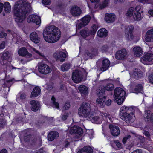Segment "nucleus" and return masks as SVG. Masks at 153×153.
Instances as JSON below:
<instances>
[{
	"label": "nucleus",
	"mask_w": 153,
	"mask_h": 153,
	"mask_svg": "<svg viewBox=\"0 0 153 153\" xmlns=\"http://www.w3.org/2000/svg\"><path fill=\"white\" fill-rule=\"evenodd\" d=\"M78 114L81 118L87 120H90L93 123L97 124L101 123L105 118L108 120V119L110 121H113L112 119L109 117L107 113H99V115L93 117V114L91 112L90 105L88 103L83 102L78 109Z\"/></svg>",
	"instance_id": "1"
},
{
	"label": "nucleus",
	"mask_w": 153,
	"mask_h": 153,
	"mask_svg": "<svg viewBox=\"0 0 153 153\" xmlns=\"http://www.w3.org/2000/svg\"><path fill=\"white\" fill-rule=\"evenodd\" d=\"M31 8L30 4L26 0H20L15 3L13 10L14 18L18 23L22 22L26 17V14Z\"/></svg>",
	"instance_id": "2"
},
{
	"label": "nucleus",
	"mask_w": 153,
	"mask_h": 153,
	"mask_svg": "<svg viewBox=\"0 0 153 153\" xmlns=\"http://www.w3.org/2000/svg\"><path fill=\"white\" fill-rule=\"evenodd\" d=\"M139 111L138 109L135 106H124L122 107L120 110L119 116L122 119L127 123H132L135 120L134 112Z\"/></svg>",
	"instance_id": "3"
},
{
	"label": "nucleus",
	"mask_w": 153,
	"mask_h": 153,
	"mask_svg": "<svg viewBox=\"0 0 153 153\" xmlns=\"http://www.w3.org/2000/svg\"><path fill=\"white\" fill-rule=\"evenodd\" d=\"M43 35L45 41L53 43L59 40L61 37V33L57 27L51 26L47 27L44 30Z\"/></svg>",
	"instance_id": "4"
},
{
	"label": "nucleus",
	"mask_w": 153,
	"mask_h": 153,
	"mask_svg": "<svg viewBox=\"0 0 153 153\" xmlns=\"http://www.w3.org/2000/svg\"><path fill=\"white\" fill-rule=\"evenodd\" d=\"M141 9V7L137 6L135 7H131L126 12V15L127 16L132 17L134 21H138L142 18L141 13L139 11Z\"/></svg>",
	"instance_id": "5"
},
{
	"label": "nucleus",
	"mask_w": 153,
	"mask_h": 153,
	"mask_svg": "<svg viewBox=\"0 0 153 153\" xmlns=\"http://www.w3.org/2000/svg\"><path fill=\"white\" fill-rule=\"evenodd\" d=\"M125 94V91L121 88L117 87L115 89L114 94V100L118 105H121L123 103Z\"/></svg>",
	"instance_id": "6"
},
{
	"label": "nucleus",
	"mask_w": 153,
	"mask_h": 153,
	"mask_svg": "<svg viewBox=\"0 0 153 153\" xmlns=\"http://www.w3.org/2000/svg\"><path fill=\"white\" fill-rule=\"evenodd\" d=\"M11 59L10 55L8 52L0 54V61H2L3 64L4 65H3V67H6V69H7L8 71H10L12 68L10 65Z\"/></svg>",
	"instance_id": "7"
},
{
	"label": "nucleus",
	"mask_w": 153,
	"mask_h": 153,
	"mask_svg": "<svg viewBox=\"0 0 153 153\" xmlns=\"http://www.w3.org/2000/svg\"><path fill=\"white\" fill-rule=\"evenodd\" d=\"M134 30V27L133 25H130L126 26L124 37L127 41H131L134 40L135 37L133 34Z\"/></svg>",
	"instance_id": "8"
},
{
	"label": "nucleus",
	"mask_w": 153,
	"mask_h": 153,
	"mask_svg": "<svg viewBox=\"0 0 153 153\" xmlns=\"http://www.w3.org/2000/svg\"><path fill=\"white\" fill-rule=\"evenodd\" d=\"M97 29V26L94 25L91 27L90 33H88L86 30L83 29L80 32V35L84 38H86L89 36H91V37H92L95 34Z\"/></svg>",
	"instance_id": "9"
},
{
	"label": "nucleus",
	"mask_w": 153,
	"mask_h": 153,
	"mask_svg": "<svg viewBox=\"0 0 153 153\" xmlns=\"http://www.w3.org/2000/svg\"><path fill=\"white\" fill-rule=\"evenodd\" d=\"M91 19L90 17L88 15L85 16L76 22V30L79 29L87 25Z\"/></svg>",
	"instance_id": "10"
},
{
	"label": "nucleus",
	"mask_w": 153,
	"mask_h": 153,
	"mask_svg": "<svg viewBox=\"0 0 153 153\" xmlns=\"http://www.w3.org/2000/svg\"><path fill=\"white\" fill-rule=\"evenodd\" d=\"M19 55L21 56L25 57L28 59L27 61H30L33 59L32 55L29 52L25 47L20 48L18 51Z\"/></svg>",
	"instance_id": "11"
},
{
	"label": "nucleus",
	"mask_w": 153,
	"mask_h": 153,
	"mask_svg": "<svg viewBox=\"0 0 153 153\" xmlns=\"http://www.w3.org/2000/svg\"><path fill=\"white\" fill-rule=\"evenodd\" d=\"M69 131L70 134H74L76 138L81 137L83 132L82 129L80 127L77 126L71 127Z\"/></svg>",
	"instance_id": "12"
},
{
	"label": "nucleus",
	"mask_w": 153,
	"mask_h": 153,
	"mask_svg": "<svg viewBox=\"0 0 153 153\" xmlns=\"http://www.w3.org/2000/svg\"><path fill=\"white\" fill-rule=\"evenodd\" d=\"M141 61L144 64L149 65L153 62V54L151 53H145L141 58Z\"/></svg>",
	"instance_id": "13"
},
{
	"label": "nucleus",
	"mask_w": 153,
	"mask_h": 153,
	"mask_svg": "<svg viewBox=\"0 0 153 153\" xmlns=\"http://www.w3.org/2000/svg\"><path fill=\"white\" fill-rule=\"evenodd\" d=\"M38 70L39 72L45 74L50 73L51 71L48 65L43 63H39Z\"/></svg>",
	"instance_id": "14"
},
{
	"label": "nucleus",
	"mask_w": 153,
	"mask_h": 153,
	"mask_svg": "<svg viewBox=\"0 0 153 153\" xmlns=\"http://www.w3.org/2000/svg\"><path fill=\"white\" fill-rule=\"evenodd\" d=\"M128 54L127 51L125 49H122L118 51L115 55L117 59L123 60L127 58Z\"/></svg>",
	"instance_id": "15"
},
{
	"label": "nucleus",
	"mask_w": 153,
	"mask_h": 153,
	"mask_svg": "<svg viewBox=\"0 0 153 153\" xmlns=\"http://www.w3.org/2000/svg\"><path fill=\"white\" fill-rule=\"evenodd\" d=\"M67 53L61 51H58L56 52L53 54V56L57 60L63 62L64 61V58L67 56Z\"/></svg>",
	"instance_id": "16"
},
{
	"label": "nucleus",
	"mask_w": 153,
	"mask_h": 153,
	"mask_svg": "<svg viewBox=\"0 0 153 153\" xmlns=\"http://www.w3.org/2000/svg\"><path fill=\"white\" fill-rule=\"evenodd\" d=\"M27 21L29 23L33 22L37 25H39L41 23V19L39 16L34 14L30 15L27 18Z\"/></svg>",
	"instance_id": "17"
},
{
	"label": "nucleus",
	"mask_w": 153,
	"mask_h": 153,
	"mask_svg": "<svg viewBox=\"0 0 153 153\" xmlns=\"http://www.w3.org/2000/svg\"><path fill=\"white\" fill-rule=\"evenodd\" d=\"M70 13L73 16L78 17L81 14L82 11L79 7L76 6H74L71 8Z\"/></svg>",
	"instance_id": "18"
},
{
	"label": "nucleus",
	"mask_w": 153,
	"mask_h": 153,
	"mask_svg": "<svg viewBox=\"0 0 153 153\" xmlns=\"http://www.w3.org/2000/svg\"><path fill=\"white\" fill-rule=\"evenodd\" d=\"M116 19V16L114 13H106L105 14L104 20L107 23H112Z\"/></svg>",
	"instance_id": "19"
},
{
	"label": "nucleus",
	"mask_w": 153,
	"mask_h": 153,
	"mask_svg": "<svg viewBox=\"0 0 153 153\" xmlns=\"http://www.w3.org/2000/svg\"><path fill=\"white\" fill-rule=\"evenodd\" d=\"M132 52L134 57H139L143 55V51L141 47L138 46H136L133 48Z\"/></svg>",
	"instance_id": "20"
},
{
	"label": "nucleus",
	"mask_w": 153,
	"mask_h": 153,
	"mask_svg": "<svg viewBox=\"0 0 153 153\" xmlns=\"http://www.w3.org/2000/svg\"><path fill=\"white\" fill-rule=\"evenodd\" d=\"M72 79L74 82L79 83L82 80V77L80 72L78 70H76L73 73Z\"/></svg>",
	"instance_id": "21"
},
{
	"label": "nucleus",
	"mask_w": 153,
	"mask_h": 153,
	"mask_svg": "<svg viewBox=\"0 0 153 153\" xmlns=\"http://www.w3.org/2000/svg\"><path fill=\"white\" fill-rule=\"evenodd\" d=\"M111 133L112 135L114 136H118L120 133V130L118 127L113 125L109 126Z\"/></svg>",
	"instance_id": "22"
},
{
	"label": "nucleus",
	"mask_w": 153,
	"mask_h": 153,
	"mask_svg": "<svg viewBox=\"0 0 153 153\" xmlns=\"http://www.w3.org/2000/svg\"><path fill=\"white\" fill-rule=\"evenodd\" d=\"M114 86L113 84L109 83L106 85L105 87H101L97 90V91L99 94L103 93L105 91V90L107 91H111L114 89Z\"/></svg>",
	"instance_id": "23"
},
{
	"label": "nucleus",
	"mask_w": 153,
	"mask_h": 153,
	"mask_svg": "<svg viewBox=\"0 0 153 153\" xmlns=\"http://www.w3.org/2000/svg\"><path fill=\"white\" fill-rule=\"evenodd\" d=\"M30 38L31 40L35 43H38L40 42V37L36 32H33L31 33Z\"/></svg>",
	"instance_id": "24"
},
{
	"label": "nucleus",
	"mask_w": 153,
	"mask_h": 153,
	"mask_svg": "<svg viewBox=\"0 0 153 153\" xmlns=\"http://www.w3.org/2000/svg\"><path fill=\"white\" fill-rule=\"evenodd\" d=\"M30 103L32 105L31 109L33 111H37L40 107V103L38 101L32 100L30 101Z\"/></svg>",
	"instance_id": "25"
},
{
	"label": "nucleus",
	"mask_w": 153,
	"mask_h": 153,
	"mask_svg": "<svg viewBox=\"0 0 153 153\" xmlns=\"http://www.w3.org/2000/svg\"><path fill=\"white\" fill-rule=\"evenodd\" d=\"M110 63V61L108 59H103L102 62L100 70L102 71H103L107 70L109 66Z\"/></svg>",
	"instance_id": "26"
},
{
	"label": "nucleus",
	"mask_w": 153,
	"mask_h": 153,
	"mask_svg": "<svg viewBox=\"0 0 153 153\" xmlns=\"http://www.w3.org/2000/svg\"><path fill=\"white\" fill-rule=\"evenodd\" d=\"M144 117L146 121H150L153 123V113L151 114L149 111H146L144 114Z\"/></svg>",
	"instance_id": "27"
},
{
	"label": "nucleus",
	"mask_w": 153,
	"mask_h": 153,
	"mask_svg": "<svg viewBox=\"0 0 153 153\" xmlns=\"http://www.w3.org/2000/svg\"><path fill=\"white\" fill-rule=\"evenodd\" d=\"M153 38V29L149 30L146 33L145 41L148 42H150Z\"/></svg>",
	"instance_id": "28"
},
{
	"label": "nucleus",
	"mask_w": 153,
	"mask_h": 153,
	"mask_svg": "<svg viewBox=\"0 0 153 153\" xmlns=\"http://www.w3.org/2000/svg\"><path fill=\"white\" fill-rule=\"evenodd\" d=\"M4 80L5 82L4 84L3 85L4 87L6 86L9 88L12 85V82H14V79L11 78L9 76H7V75Z\"/></svg>",
	"instance_id": "29"
},
{
	"label": "nucleus",
	"mask_w": 153,
	"mask_h": 153,
	"mask_svg": "<svg viewBox=\"0 0 153 153\" xmlns=\"http://www.w3.org/2000/svg\"><path fill=\"white\" fill-rule=\"evenodd\" d=\"M58 133L56 131H52L49 133L48 136V140L50 141H53L54 139L59 137Z\"/></svg>",
	"instance_id": "30"
},
{
	"label": "nucleus",
	"mask_w": 153,
	"mask_h": 153,
	"mask_svg": "<svg viewBox=\"0 0 153 153\" xmlns=\"http://www.w3.org/2000/svg\"><path fill=\"white\" fill-rule=\"evenodd\" d=\"M40 89L38 87H35L31 93L30 97H35L40 94Z\"/></svg>",
	"instance_id": "31"
},
{
	"label": "nucleus",
	"mask_w": 153,
	"mask_h": 153,
	"mask_svg": "<svg viewBox=\"0 0 153 153\" xmlns=\"http://www.w3.org/2000/svg\"><path fill=\"white\" fill-rule=\"evenodd\" d=\"M29 49L33 53L38 56H40L44 59L45 58V56L43 53L36 49L35 48L31 47Z\"/></svg>",
	"instance_id": "32"
},
{
	"label": "nucleus",
	"mask_w": 153,
	"mask_h": 153,
	"mask_svg": "<svg viewBox=\"0 0 153 153\" xmlns=\"http://www.w3.org/2000/svg\"><path fill=\"white\" fill-rule=\"evenodd\" d=\"M78 89L82 95H85L88 93V88L85 85H81L78 87Z\"/></svg>",
	"instance_id": "33"
},
{
	"label": "nucleus",
	"mask_w": 153,
	"mask_h": 153,
	"mask_svg": "<svg viewBox=\"0 0 153 153\" xmlns=\"http://www.w3.org/2000/svg\"><path fill=\"white\" fill-rule=\"evenodd\" d=\"M107 34V30L104 28L100 29L97 32V36L100 37H105Z\"/></svg>",
	"instance_id": "34"
},
{
	"label": "nucleus",
	"mask_w": 153,
	"mask_h": 153,
	"mask_svg": "<svg viewBox=\"0 0 153 153\" xmlns=\"http://www.w3.org/2000/svg\"><path fill=\"white\" fill-rule=\"evenodd\" d=\"M4 9L7 13H10L11 10V7L10 3L8 2H6L3 5Z\"/></svg>",
	"instance_id": "35"
},
{
	"label": "nucleus",
	"mask_w": 153,
	"mask_h": 153,
	"mask_svg": "<svg viewBox=\"0 0 153 153\" xmlns=\"http://www.w3.org/2000/svg\"><path fill=\"white\" fill-rule=\"evenodd\" d=\"M140 71L139 70L135 69L134 71L133 72L129 73L130 76H137V77H140L143 75V74L142 73L139 72Z\"/></svg>",
	"instance_id": "36"
},
{
	"label": "nucleus",
	"mask_w": 153,
	"mask_h": 153,
	"mask_svg": "<svg viewBox=\"0 0 153 153\" xmlns=\"http://www.w3.org/2000/svg\"><path fill=\"white\" fill-rule=\"evenodd\" d=\"M109 1V0H105L101 4L99 3V4H98V5L99 7L98 8L102 9L105 8L108 5Z\"/></svg>",
	"instance_id": "37"
},
{
	"label": "nucleus",
	"mask_w": 153,
	"mask_h": 153,
	"mask_svg": "<svg viewBox=\"0 0 153 153\" xmlns=\"http://www.w3.org/2000/svg\"><path fill=\"white\" fill-rule=\"evenodd\" d=\"M106 99L105 97H104L102 98H98L96 100V103L97 104H99L101 106L103 105L104 102Z\"/></svg>",
	"instance_id": "38"
},
{
	"label": "nucleus",
	"mask_w": 153,
	"mask_h": 153,
	"mask_svg": "<svg viewBox=\"0 0 153 153\" xmlns=\"http://www.w3.org/2000/svg\"><path fill=\"white\" fill-rule=\"evenodd\" d=\"M70 65L68 64H64L62 65L60 69L63 71H67L70 68Z\"/></svg>",
	"instance_id": "39"
},
{
	"label": "nucleus",
	"mask_w": 153,
	"mask_h": 153,
	"mask_svg": "<svg viewBox=\"0 0 153 153\" xmlns=\"http://www.w3.org/2000/svg\"><path fill=\"white\" fill-rule=\"evenodd\" d=\"M143 90V87L141 84H139L137 86L134 90L135 93H138L140 92H141Z\"/></svg>",
	"instance_id": "40"
},
{
	"label": "nucleus",
	"mask_w": 153,
	"mask_h": 153,
	"mask_svg": "<svg viewBox=\"0 0 153 153\" xmlns=\"http://www.w3.org/2000/svg\"><path fill=\"white\" fill-rule=\"evenodd\" d=\"M84 151L88 153H92L93 149L90 147L89 146H86L83 149Z\"/></svg>",
	"instance_id": "41"
},
{
	"label": "nucleus",
	"mask_w": 153,
	"mask_h": 153,
	"mask_svg": "<svg viewBox=\"0 0 153 153\" xmlns=\"http://www.w3.org/2000/svg\"><path fill=\"white\" fill-rule=\"evenodd\" d=\"M71 114L70 112H69L67 113H65L64 114H63L61 116V118L62 120H65L67 117H71Z\"/></svg>",
	"instance_id": "42"
},
{
	"label": "nucleus",
	"mask_w": 153,
	"mask_h": 153,
	"mask_svg": "<svg viewBox=\"0 0 153 153\" xmlns=\"http://www.w3.org/2000/svg\"><path fill=\"white\" fill-rule=\"evenodd\" d=\"M51 100L53 107H55L56 108L58 109L59 108V104L55 101V98L53 97H52Z\"/></svg>",
	"instance_id": "43"
},
{
	"label": "nucleus",
	"mask_w": 153,
	"mask_h": 153,
	"mask_svg": "<svg viewBox=\"0 0 153 153\" xmlns=\"http://www.w3.org/2000/svg\"><path fill=\"white\" fill-rule=\"evenodd\" d=\"M19 96H20V98L18 97L16 98L17 101L19 102H20L21 101L22 99H24L25 97V95L24 94H19Z\"/></svg>",
	"instance_id": "44"
},
{
	"label": "nucleus",
	"mask_w": 153,
	"mask_h": 153,
	"mask_svg": "<svg viewBox=\"0 0 153 153\" xmlns=\"http://www.w3.org/2000/svg\"><path fill=\"white\" fill-rule=\"evenodd\" d=\"M114 144L116 145L117 147V149H119L121 148L122 146L121 144L118 141H115L114 142Z\"/></svg>",
	"instance_id": "45"
},
{
	"label": "nucleus",
	"mask_w": 153,
	"mask_h": 153,
	"mask_svg": "<svg viewBox=\"0 0 153 153\" xmlns=\"http://www.w3.org/2000/svg\"><path fill=\"white\" fill-rule=\"evenodd\" d=\"M137 145L138 146H140V147H143L145 149H147L149 150H150V149H151V148H152V147L151 146H150L149 147H149H146V146H144V144L143 142L141 143L140 144L138 143V144H137Z\"/></svg>",
	"instance_id": "46"
},
{
	"label": "nucleus",
	"mask_w": 153,
	"mask_h": 153,
	"mask_svg": "<svg viewBox=\"0 0 153 153\" xmlns=\"http://www.w3.org/2000/svg\"><path fill=\"white\" fill-rule=\"evenodd\" d=\"M99 0H90L93 3H95L96 4L95 7L96 8H98L99 7L98 6V4H99Z\"/></svg>",
	"instance_id": "47"
},
{
	"label": "nucleus",
	"mask_w": 153,
	"mask_h": 153,
	"mask_svg": "<svg viewBox=\"0 0 153 153\" xmlns=\"http://www.w3.org/2000/svg\"><path fill=\"white\" fill-rule=\"evenodd\" d=\"M42 2L45 5H48L50 3L51 0H42Z\"/></svg>",
	"instance_id": "48"
},
{
	"label": "nucleus",
	"mask_w": 153,
	"mask_h": 153,
	"mask_svg": "<svg viewBox=\"0 0 153 153\" xmlns=\"http://www.w3.org/2000/svg\"><path fill=\"white\" fill-rule=\"evenodd\" d=\"M149 80L151 83L153 84V73L151 74L149 76Z\"/></svg>",
	"instance_id": "49"
},
{
	"label": "nucleus",
	"mask_w": 153,
	"mask_h": 153,
	"mask_svg": "<svg viewBox=\"0 0 153 153\" xmlns=\"http://www.w3.org/2000/svg\"><path fill=\"white\" fill-rule=\"evenodd\" d=\"M130 137V135H128L127 136L124 137L123 140V143L124 144H125L127 140Z\"/></svg>",
	"instance_id": "50"
},
{
	"label": "nucleus",
	"mask_w": 153,
	"mask_h": 153,
	"mask_svg": "<svg viewBox=\"0 0 153 153\" xmlns=\"http://www.w3.org/2000/svg\"><path fill=\"white\" fill-rule=\"evenodd\" d=\"M70 104L68 102H67L65 104L63 107V109L65 110L68 109L70 108Z\"/></svg>",
	"instance_id": "51"
},
{
	"label": "nucleus",
	"mask_w": 153,
	"mask_h": 153,
	"mask_svg": "<svg viewBox=\"0 0 153 153\" xmlns=\"http://www.w3.org/2000/svg\"><path fill=\"white\" fill-rule=\"evenodd\" d=\"M111 103V100L110 99H108L105 102L106 105L108 106L110 105Z\"/></svg>",
	"instance_id": "52"
},
{
	"label": "nucleus",
	"mask_w": 153,
	"mask_h": 153,
	"mask_svg": "<svg viewBox=\"0 0 153 153\" xmlns=\"http://www.w3.org/2000/svg\"><path fill=\"white\" fill-rule=\"evenodd\" d=\"M5 42H3L0 44V49L4 48H5Z\"/></svg>",
	"instance_id": "53"
},
{
	"label": "nucleus",
	"mask_w": 153,
	"mask_h": 153,
	"mask_svg": "<svg viewBox=\"0 0 153 153\" xmlns=\"http://www.w3.org/2000/svg\"><path fill=\"white\" fill-rule=\"evenodd\" d=\"M0 153H8V152L6 149H3L0 150Z\"/></svg>",
	"instance_id": "54"
},
{
	"label": "nucleus",
	"mask_w": 153,
	"mask_h": 153,
	"mask_svg": "<svg viewBox=\"0 0 153 153\" xmlns=\"http://www.w3.org/2000/svg\"><path fill=\"white\" fill-rule=\"evenodd\" d=\"M7 36V34L5 33L1 32L0 33V38H3Z\"/></svg>",
	"instance_id": "55"
},
{
	"label": "nucleus",
	"mask_w": 153,
	"mask_h": 153,
	"mask_svg": "<svg viewBox=\"0 0 153 153\" xmlns=\"http://www.w3.org/2000/svg\"><path fill=\"white\" fill-rule=\"evenodd\" d=\"M3 7V4L2 3H0V13L2 12Z\"/></svg>",
	"instance_id": "56"
},
{
	"label": "nucleus",
	"mask_w": 153,
	"mask_h": 153,
	"mask_svg": "<svg viewBox=\"0 0 153 153\" xmlns=\"http://www.w3.org/2000/svg\"><path fill=\"white\" fill-rule=\"evenodd\" d=\"M36 153H44L43 149L42 148H41L39 149L37 151Z\"/></svg>",
	"instance_id": "57"
},
{
	"label": "nucleus",
	"mask_w": 153,
	"mask_h": 153,
	"mask_svg": "<svg viewBox=\"0 0 153 153\" xmlns=\"http://www.w3.org/2000/svg\"><path fill=\"white\" fill-rule=\"evenodd\" d=\"M134 151V153H143L141 149L136 150Z\"/></svg>",
	"instance_id": "58"
},
{
	"label": "nucleus",
	"mask_w": 153,
	"mask_h": 153,
	"mask_svg": "<svg viewBox=\"0 0 153 153\" xmlns=\"http://www.w3.org/2000/svg\"><path fill=\"white\" fill-rule=\"evenodd\" d=\"M148 13L149 14L153 16V10H149Z\"/></svg>",
	"instance_id": "59"
},
{
	"label": "nucleus",
	"mask_w": 153,
	"mask_h": 153,
	"mask_svg": "<svg viewBox=\"0 0 153 153\" xmlns=\"http://www.w3.org/2000/svg\"><path fill=\"white\" fill-rule=\"evenodd\" d=\"M138 1L142 3H146L147 2L149 1V0H138Z\"/></svg>",
	"instance_id": "60"
},
{
	"label": "nucleus",
	"mask_w": 153,
	"mask_h": 153,
	"mask_svg": "<svg viewBox=\"0 0 153 153\" xmlns=\"http://www.w3.org/2000/svg\"><path fill=\"white\" fill-rule=\"evenodd\" d=\"M143 134L146 136L149 137V133L147 131H144Z\"/></svg>",
	"instance_id": "61"
},
{
	"label": "nucleus",
	"mask_w": 153,
	"mask_h": 153,
	"mask_svg": "<svg viewBox=\"0 0 153 153\" xmlns=\"http://www.w3.org/2000/svg\"><path fill=\"white\" fill-rule=\"evenodd\" d=\"M84 152L83 149H80L78 152L77 153H82V152Z\"/></svg>",
	"instance_id": "62"
},
{
	"label": "nucleus",
	"mask_w": 153,
	"mask_h": 153,
	"mask_svg": "<svg viewBox=\"0 0 153 153\" xmlns=\"http://www.w3.org/2000/svg\"><path fill=\"white\" fill-rule=\"evenodd\" d=\"M69 144V143L68 142H66L65 144V146H67Z\"/></svg>",
	"instance_id": "63"
},
{
	"label": "nucleus",
	"mask_w": 153,
	"mask_h": 153,
	"mask_svg": "<svg viewBox=\"0 0 153 153\" xmlns=\"http://www.w3.org/2000/svg\"><path fill=\"white\" fill-rule=\"evenodd\" d=\"M125 0H117V1H115V2H123Z\"/></svg>",
	"instance_id": "64"
}]
</instances>
